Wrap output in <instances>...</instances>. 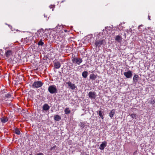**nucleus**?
Returning a JSON list of instances; mask_svg holds the SVG:
<instances>
[{"label": "nucleus", "mask_w": 155, "mask_h": 155, "mask_svg": "<svg viewBox=\"0 0 155 155\" xmlns=\"http://www.w3.org/2000/svg\"><path fill=\"white\" fill-rule=\"evenodd\" d=\"M48 91L51 94H54L57 93V90L56 86L51 85L48 88Z\"/></svg>", "instance_id": "f257e3e1"}, {"label": "nucleus", "mask_w": 155, "mask_h": 155, "mask_svg": "<svg viewBox=\"0 0 155 155\" xmlns=\"http://www.w3.org/2000/svg\"><path fill=\"white\" fill-rule=\"evenodd\" d=\"M43 83L40 81H36L34 82L32 85L33 88H37L42 86Z\"/></svg>", "instance_id": "f03ea898"}, {"label": "nucleus", "mask_w": 155, "mask_h": 155, "mask_svg": "<svg viewBox=\"0 0 155 155\" xmlns=\"http://www.w3.org/2000/svg\"><path fill=\"white\" fill-rule=\"evenodd\" d=\"M105 41L104 39L98 40H96L95 43V45L96 47H100L102 45H104Z\"/></svg>", "instance_id": "7ed1b4c3"}, {"label": "nucleus", "mask_w": 155, "mask_h": 155, "mask_svg": "<svg viewBox=\"0 0 155 155\" xmlns=\"http://www.w3.org/2000/svg\"><path fill=\"white\" fill-rule=\"evenodd\" d=\"M2 98L3 99L5 100V101H7L10 99V100L11 101L13 98V97L10 93H7L3 94Z\"/></svg>", "instance_id": "20e7f679"}, {"label": "nucleus", "mask_w": 155, "mask_h": 155, "mask_svg": "<svg viewBox=\"0 0 155 155\" xmlns=\"http://www.w3.org/2000/svg\"><path fill=\"white\" fill-rule=\"evenodd\" d=\"M73 63L79 65L83 61L82 59L80 58H74L72 59Z\"/></svg>", "instance_id": "39448f33"}, {"label": "nucleus", "mask_w": 155, "mask_h": 155, "mask_svg": "<svg viewBox=\"0 0 155 155\" xmlns=\"http://www.w3.org/2000/svg\"><path fill=\"white\" fill-rule=\"evenodd\" d=\"M124 74L127 78H131L132 76V71L129 70L127 71L124 72Z\"/></svg>", "instance_id": "423d86ee"}, {"label": "nucleus", "mask_w": 155, "mask_h": 155, "mask_svg": "<svg viewBox=\"0 0 155 155\" xmlns=\"http://www.w3.org/2000/svg\"><path fill=\"white\" fill-rule=\"evenodd\" d=\"M88 96L91 99H95L97 95L95 92L90 91L88 94Z\"/></svg>", "instance_id": "0eeeda50"}, {"label": "nucleus", "mask_w": 155, "mask_h": 155, "mask_svg": "<svg viewBox=\"0 0 155 155\" xmlns=\"http://www.w3.org/2000/svg\"><path fill=\"white\" fill-rule=\"evenodd\" d=\"M66 84L68 85L69 88L72 90H74L75 88H76L75 85L74 84L72 83L70 81L68 82H66Z\"/></svg>", "instance_id": "6e6552de"}, {"label": "nucleus", "mask_w": 155, "mask_h": 155, "mask_svg": "<svg viewBox=\"0 0 155 155\" xmlns=\"http://www.w3.org/2000/svg\"><path fill=\"white\" fill-rule=\"evenodd\" d=\"M92 38V35H89L85 38L84 40L86 42H91V39Z\"/></svg>", "instance_id": "1a4fd4ad"}, {"label": "nucleus", "mask_w": 155, "mask_h": 155, "mask_svg": "<svg viewBox=\"0 0 155 155\" xmlns=\"http://www.w3.org/2000/svg\"><path fill=\"white\" fill-rule=\"evenodd\" d=\"M107 142L105 141L102 143L99 147V149L101 150H103L107 146Z\"/></svg>", "instance_id": "9d476101"}, {"label": "nucleus", "mask_w": 155, "mask_h": 155, "mask_svg": "<svg viewBox=\"0 0 155 155\" xmlns=\"http://www.w3.org/2000/svg\"><path fill=\"white\" fill-rule=\"evenodd\" d=\"M122 37L119 35H117L115 38V40L119 43H120L122 41Z\"/></svg>", "instance_id": "9b49d317"}, {"label": "nucleus", "mask_w": 155, "mask_h": 155, "mask_svg": "<svg viewBox=\"0 0 155 155\" xmlns=\"http://www.w3.org/2000/svg\"><path fill=\"white\" fill-rule=\"evenodd\" d=\"M97 113L99 114L100 117L102 119H103L104 118V111H102L101 110H99L98 111H97Z\"/></svg>", "instance_id": "f8f14e48"}, {"label": "nucleus", "mask_w": 155, "mask_h": 155, "mask_svg": "<svg viewBox=\"0 0 155 155\" xmlns=\"http://www.w3.org/2000/svg\"><path fill=\"white\" fill-rule=\"evenodd\" d=\"M5 54L7 58H9V57L12 54V51L8 50L5 52Z\"/></svg>", "instance_id": "ddd939ff"}, {"label": "nucleus", "mask_w": 155, "mask_h": 155, "mask_svg": "<svg viewBox=\"0 0 155 155\" xmlns=\"http://www.w3.org/2000/svg\"><path fill=\"white\" fill-rule=\"evenodd\" d=\"M49 108L50 107L47 104H45L43 106L42 109L43 110L47 111L48 110Z\"/></svg>", "instance_id": "4468645a"}, {"label": "nucleus", "mask_w": 155, "mask_h": 155, "mask_svg": "<svg viewBox=\"0 0 155 155\" xmlns=\"http://www.w3.org/2000/svg\"><path fill=\"white\" fill-rule=\"evenodd\" d=\"M138 76L137 74H135L133 78V82L134 83L136 84L138 80Z\"/></svg>", "instance_id": "2eb2a0df"}, {"label": "nucleus", "mask_w": 155, "mask_h": 155, "mask_svg": "<svg viewBox=\"0 0 155 155\" xmlns=\"http://www.w3.org/2000/svg\"><path fill=\"white\" fill-rule=\"evenodd\" d=\"M54 67L58 69L61 67V64L59 62H55L54 63Z\"/></svg>", "instance_id": "dca6fc26"}, {"label": "nucleus", "mask_w": 155, "mask_h": 155, "mask_svg": "<svg viewBox=\"0 0 155 155\" xmlns=\"http://www.w3.org/2000/svg\"><path fill=\"white\" fill-rule=\"evenodd\" d=\"M2 122L5 123L8 121V118L5 117H2L0 118Z\"/></svg>", "instance_id": "f3484780"}, {"label": "nucleus", "mask_w": 155, "mask_h": 155, "mask_svg": "<svg viewBox=\"0 0 155 155\" xmlns=\"http://www.w3.org/2000/svg\"><path fill=\"white\" fill-rule=\"evenodd\" d=\"M115 113V110L114 109L110 111L109 113L110 117L111 118H112Z\"/></svg>", "instance_id": "a211bd4d"}, {"label": "nucleus", "mask_w": 155, "mask_h": 155, "mask_svg": "<svg viewBox=\"0 0 155 155\" xmlns=\"http://www.w3.org/2000/svg\"><path fill=\"white\" fill-rule=\"evenodd\" d=\"M96 78V76L94 74H91L90 76V79L92 80H95Z\"/></svg>", "instance_id": "6ab92c4d"}, {"label": "nucleus", "mask_w": 155, "mask_h": 155, "mask_svg": "<svg viewBox=\"0 0 155 155\" xmlns=\"http://www.w3.org/2000/svg\"><path fill=\"white\" fill-rule=\"evenodd\" d=\"M82 76L84 78H86L87 77L88 72L87 71H84L82 74Z\"/></svg>", "instance_id": "aec40b11"}, {"label": "nucleus", "mask_w": 155, "mask_h": 155, "mask_svg": "<svg viewBox=\"0 0 155 155\" xmlns=\"http://www.w3.org/2000/svg\"><path fill=\"white\" fill-rule=\"evenodd\" d=\"M86 124L85 122H81L79 124V126L82 128H84Z\"/></svg>", "instance_id": "412c9836"}, {"label": "nucleus", "mask_w": 155, "mask_h": 155, "mask_svg": "<svg viewBox=\"0 0 155 155\" xmlns=\"http://www.w3.org/2000/svg\"><path fill=\"white\" fill-rule=\"evenodd\" d=\"M65 26L62 25H58L56 26V28L58 29H63V28H65Z\"/></svg>", "instance_id": "4be33fe9"}, {"label": "nucleus", "mask_w": 155, "mask_h": 155, "mask_svg": "<svg viewBox=\"0 0 155 155\" xmlns=\"http://www.w3.org/2000/svg\"><path fill=\"white\" fill-rule=\"evenodd\" d=\"M54 119L56 121H59L61 119V118L58 115H57L55 117H54Z\"/></svg>", "instance_id": "5701e85b"}, {"label": "nucleus", "mask_w": 155, "mask_h": 155, "mask_svg": "<svg viewBox=\"0 0 155 155\" xmlns=\"http://www.w3.org/2000/svg\"><path fill=\"white\" fill-rule=\"evenodd\" d=\"M38 44L39 46H42L44 44V43L43 42V40L42 39L40 40Z\"/></svg>", "instance_id": "b1692460"}, {"label": "nucleus", "mask_w": 155, "mask_h": 155, "mask_svg": "<svg viewBox=\"0 0 155 155\" xmlns=\"http://www.w3.org/2000/svg\"><path fill=\"white\" fill-rule=\"evenodd\" d=\"M65 114H69L71 112V110H69V108H67L64 110Z\"/></svg>", "instance_id": "393cba45"}, {"label": "nucleus", "mask_w": 155, "mask_h": 155, "mask_svg": "<svg viewBox=\"0 0 155 155\" xmlns=\"http://www.w3.org/2000/svg\"><path fill=\"white\" fill-rule=\"evenodd\" d=\"M57 149V147L56 145H54L53 147H51V150L52 151L54 152L55 150Z\"/></svg>", "instance_id": "a878e982"}, {"label": "nucleus", "mask_w": 155, "mask_h": 155, "mask_svg": "<svg viewBox=\"0 0 155 155\" xmlns=\"http://www.w3.org/2000/svg\"><path fill=\"white\" fill-rule=\"evenodd\" d=\"M15 133L18 135H19L20 134V132L19 129L15 130Z\"/></svg>", "instance_id": "bb28decb"}, {"label": "nucleus", "mask_w": 155, "mask_h": 155, "mask_svg": "<svg viewBox=\"0 0 155 155\" xmlns=\"http://www.w3.org/2000/svg\"><path fill=\"white\" fill-rule=\"evenodd\" d=\"M130 116L132 118H134L136 117V115L135 114H132L130 115Z\"/></svg>", "instance_id": "cd10ccee"}, {"label": "nucleus", "mask_w": 155, "mask_h": 155, "mask_svg": "<svg viewBox=\"0 0 155 155\" xmlns=\"http://www.w3.org/2000/svg\"><path fill=\"white\" fill-rule=\"evenodd\" d=\"M150 103L152 104L153 106L155 104V99H154L153 101H151L150 102Z\"/></svg>", "instance_id": "c85d7f7f"}, {"label": "nucleus", "mask_w": 155, "mask_h": 155, "mask_svg": "<svg viewBox=\"0 0 155 155\" xmlns=\"http://www.w3.org/2000/svg\"><path fill=\"white\" fill-rule=\"evenodd\" d=\"M81 155H89V154L86 153L85 152H83L81 153Z\"/></svg>", "instance_id": "c756f323"}, {"label": "nucleus", "mask_w": 155, "mask_h": 155, "mask_svg": "<svg viewBox=\"0 0 155 155\" xmlns=\"http://www.w3.org/2000/svg\"><path fill=\"white\" fill-rule=\"evenodd\" d=\"M15 31L14 32V33H16V32H17L18 31H19V30L18 29H17V30H12L11 31V33H12V32L13 31Z\"/></svg>", "instance_id": "7c9ffc66"}, {"label": "nucleus", "mask_w": 155, "mask_h": 155, "mask_svg": "<svg viewBox=\"0 0 155 155\" xmlns=\"http://www.w3.org/2000/svg\"><path fill=\"white\" fill-rule=\"evenodd\" d=\"M49 7L51 9V8H52V11L54 10L53 8L54 7V6L53 5H51L49 6Z\"/></svg>", "instance_id": "2f4dec72"}, {"label": "nucleus", "mask_w": 155, "mask_h": 155, "mask_svg": "<svg viewBox=\"0 0 155 155\" xmlns=\"http://www.w3.org/2000/svg\"><path fill=\"white\" fill-rule=\"evenodd\" d=\"M35 155H43V153H37L35 154Z\"/></svg>", "instance_id": "473e14b6"}, {"label": "nucleus", "mask_w": 155, "mask_h": 155, "mask_svg": "<svg viewBox=\"0 0 155 155\" xmlns=\"http://www.w3.org/2000/svg\"><path fill=\"white\" fill-rule=\"evenodd\" d=\"M143 25H140V26H139L138 27V29H140V28H141V27H143Z\"/></svg>", "instance_id": "72a5a7b5"}, {"label": "nucleus", "mask_w": 155, "mask_h": 155, "mask_svg": "<svg viewBox=\"0 0 155 155\" xmlns=\"http://www.w3.org/2000/svg\"><path fill=\"white\" fill-rule=\"evenodd\" d=\"M64 30V31L65 32H67L68 31L67 30Z\"/></svg>", "instance_id": "f704fd0d"}, {"label": "nucleus", "mask_w": 155, "mask_h": 155, "mask_svg": "<svg viewBox=\"0 0 155 155\" xmlns=\"http://www.w3.org/2000/svg\"><path fill=\"white\" fill-rule=\"evenodd\" d=\"M148 18L149 20H150V17L149 16H148Z\"/></svg>", "instance_id": "c9c22d12"}, {"label": "nucleus", "mask_w": 155, "mask_h": 155, "mask_svg": "<svg viewBox=\"0 0 155 155\" xmlns=\"http://www.w3.org/2000/svg\"><path fill=\"white\" fill-rule=\"evenodd\" d=\"M118 28H121V27H120V25H119V27Z\"/></svg>", "instance_id": "e433bc0d"}, {"label": "nucleus", "mask_w": 155, "mask_h": 155, "mask_svg": "<svg viewBox=\"0 0 155 155\" xmlns=\"http://www.w3.org/2000/svg\"><path fill=\"white\" fill-rule=\"evenodd\" d=\"M12 28V26H11V27H9V28Z\"/></svg>", "instance_id": "4c0bfd02"}, {"label": "nucleus", "mask_w": 155, "mask_h": 155, "mask_svg": "<svg viewBox=\"0 0 155 155\" xmlns=\"http://www.w3.org/2000/svg\"><path fill=\"white\" fill-rule=\"evenodd\" d=\"M29 155H32V154H29Z\"/></svg>", "instance_id": "58836bf2"}]
</instances>
